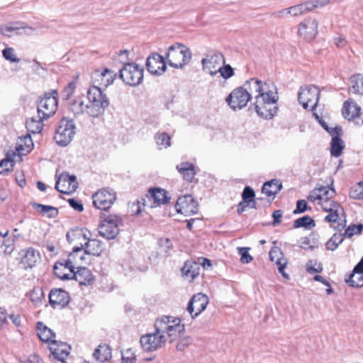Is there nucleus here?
Wrapping results in <instances>:
<instances>
[{"label": "nucleus", "mask_w": 363, "mask_h": 363, "mask_svg": "<svg viewBox=\"0 0 363 363\" xmlns=\"http://www.w3.org/2000/svg\"><path fill=\"white\" fill-rule=\"evenodd\" d=\"M184 332V326L180 319L172 316H163L156 320L155 332L143 335L140 345L147 352L155 351L163 346L169 340L172 342L179 338Z\"/></svg>", "instance_id": "obj_1"}, {"label": "nucleus", "mask_w": 363, "mask_h": 363, "mask_svg": "<svg viewBox=\"0 0 363 363\" xmlns=\"http://www.w3.org/2000/svg\"><path fill=\"white\" fill-rule=\"evenodd\" d=\"M108 104V97L101 88L90 86L85 100L81 96L74 99L70 103L69 109L74 116L86 114L92 118H98L104 114Z\"/></svg>", "instance_id": "obj_2"}, {"label": "nucleus", "mask_w": 363, "mask_h": 363, "mask_svg": "<svg viewBox=\"0 0 363 363\" xmlns=\"http://www.w3.org/2000/svg\"><path fill=\"white\" fill-rule=\"evenodd\" d=\"M277 91L272 89L264 95L255 96L254 106L257 115L266 119L272 118L277 111Z\"/></svg>", "instance_id": "obj_3"}, {"label": "nucleus", "mask_w": 363, "mask_h": 363, "mask_svg": "<svg viewBox=\"0 0 363 363\" xmlns=\"http://www.w3.org/2000/svg\"><path fill=\"white\" fill-rule=\"evenodd\" d=\"M191 56L190 49L182 43H174L169 46L166 53L169 66L177 69H182L189 64Z\"/></svg>", "instance_id": "obj_4"}, {"label": "nucleus", "mask_w": 363, "mask_h": 363, "mask_svg": "<svg viewBox=\"0 0 363 363\" xmlns=\"http://www.w3.org/2000/svg\"><path fill=\"white\" fill-rule=\"evenodd\" d=\"M66 237L69 243H72L74 240H81V238H83L84 241V244H83L84 250L87 255L99 256L102 252L101 242L96 239H90L86 231L83 229L68 232Z\"/></svg>", "instance_id": "obj_5"}, {"label": "nucleus", "mask_w": 363, "mask_h": 363, "mask_svg": "<svg viewBox=\"0 0 363 363\" xmlns=\"http://www.w3.org/2000/svg\"><path fill=\"white\" fill-rule=\"evenodd\" d=\"M123 225V220L116 215H108L101 221L98 227L99 235L107 239H114L119 233V228Z\"/></svg>", "instance_id": "obj_6"}, {"label": "nucleus", "mask_w": 363, "mask_h": 363, "mask_svg": "<svg viewBox=\"0 0 363 363\" xmlns=\"http://www.w3.org/2000/svg\"><path fill=\"white\" fill-rule=\"evenodd\" d=\"M143 67L134 62H128L120 70V77L129 86H137L143 79Z\"/></svg>", "instance_id": "obj_7"}, {"label": "nucleus", "mask_w": 363, "mask_h": 363, "mask_svg": "<svg viewBox=\"0 0 363 363\" xmlns=\"http://www.w3.org/2000/svg\"><path fill=\"white\" fill-rule=\"evenodd\" d=\"M75 129L72 120L62 118L55 134L54 138L56 143L62 147L69 145L76 133Z\"/></svg>", "instance_id": "obj_8"}, {"label": "nucleus", "mask_w": 363, "mask_h": 363, "mask_svg": "<svg viewBox=\"0 0 363 363\" xmlns=\"http://www.w3.org/2000/svg\"><path fill=\"white\" fill-rule=\"evenodd\" d=\"M57 92L55 90L51 93L45 94L38 103V113L39 116L41 115L42 118H48L55 113L57 106Z\"/></svg>", "instance_id": "obj_9"}, {"label": "nucleus", "mask_w": 363, "mask_h": 363, "mask_svg": "<svg viewBox=\"0 0 363 363\" xmlns=\"http://www.w3.org/2000/svg\"><path fill=\"white\" fill-rule=\"evenodd\" d=\"M320 92L318 87L311 85L301 87L298 91V99L303 108L311 106L314 109L319 100Z\"/></svg>", "instance_id": "obj_10"}, {"label": "nucleus", "mask_w": 363, "mask_h": 363, "mask_svg": "<svg viewBox=\"0 0 363 363\" xmlns=\"http://www.w3.org/2000/svg\"><path fill=\"white\" fill-rule=\"evenodd\" d=\"M250 94L242 86L233 89L226 97L225 102L233 111L240 110L250 101Z\"/></svg>", "instance_id": "obj_11"}, {"label": "nucleus", "mask_w": 363, "mask_h": 363, "mask_svg": "<svg viewBox=\"0 0 363 363\" xmlns=\"http://www.w3.org/2000/svg\"><path fill=\"white\" fill-rule=\"evenodd\" d=\"M93 204L99 209L106 211L111 208L116 199V192L109 188H104L93 196Z\"/></svg>", "instance_id": "obj_12"}, {"label": "nucleus", "mask_w": 363, "mask_h": 363, "mask_svg": "<svg viewBox=\"0 0 363 363\" xmlns=\"http://www.w3.org/2000/svg\"><path fill=\"white\" fill-rule=\"evenodd\" d=\"M225 64V57L220 52H211L201 60L203 70L211 76L218 73L219 68Z\"/></svg>", "instance_id": "obj_13"}, {"label": "nucleus", "mask_w": 363, "mask_h": 363, "mask_svg": "<svg viewBox=\"0 0 363 363\" xmlns=\"http://www.w3.org/2000/svg\"><path fill=\"white\" fill-rule=\"evenodd\" d=\"M49 349L51 353L50 358L53 363H67L66 359L71 350L69 345L63 342L52 341Z\"/></svg>", "instance_id": "obj_14"}, {"label": "nucleus", "mask_w": 363, "mask_h": 363, "mask_svg": "<svg viewBox=\"0 0 363 363\" xmlns=\"http://www.w3.org/2000/svg\"><path fill=\"white\" fill-rule=\"evenodd\" d=\"M77 187V177L74 175H69L67 172L60 174L55 184V189L65 194L74 192Z\"/></svg>", "instance_id": "obj_15"}, {"label": "nucleus", "mask_w": 363, "mask_h": 363, "mask_svg": "<svg viewBox=\"0 0 363 363\" xmlns=\"http://www.w3.org/2000/svg\"><path fill=\"white\" fill-rule=\"evenodd\" d=\"M178 213L189 216L198 211V203L191 195L179 197L175 205Z\"/></svg>", "instance_id": "obj_16"}, {"label": "nucleus", "mask_w": 363, "mask_h": 363, "mask_svg": "<svg viewBox=\"0 0 363 363\" xmlns=\"http://www.w3.org/2000/svg\"><path fill=\"white\" fill-rule=\"evenodd\" d=\"M208 303V296L201 293H198L192 296L187 306V311L192 318L197 317L203 312Z\"/></svg>", "instance_id": "obj_17"}, {"label": "nucleus", "mask_w": 363, "mask_h": 363, "mask_svg": "<svg viewBox=\"0 0 363 363\" xmlns=\"http://www.w3.org/2000/svg\"><path fill=\"white\" fill-rule=\"evenodd\" d=\"M298 34L306 40H312L318 34V22L313 18H307L298 25Z\"/></svg>", "instance_id": "obj_18"}, {"label": "nucleus", "mask_w": 363, "mask_h": 363, "mask_svg": "<svg viewBox=\"0 0 363 363\" xmlns=\"http://www.w3.org/2000/svg\"><path fill=\"white\" fill-rule=\"evenodd\" d=\"M115 76L116 74L108 69H104L102 71L96 70L92 74L93 85L91 86L106 88L113 83Z\"/></svg>", "instance_id": "obj_19"}, {"label": "nucleus", "mask_w": 363, "mask_h": 363, "mask_svg": "<svg viewBox=\"0 0 363 363\" xmlns=\"http://www.w3.org/2000/svg\"><path fill=\"white\" fill-rule=\"evenodd\" d=\"M242 88H245V90L250 94V99L252 98V96H255L264 95L267 92H270L269 84L267 83H263L261 80L256 79L255 78H252L250 80L247 81Z\"/></svg>", "instance_id": "obj_20"}, {"label": "nucleus", "mask_w": 363, "mask_h": 363, "mask_svg": "<svg viewBox=\"0 0 363 363\" xmlns=\"http://www.w3.org/2000/svg\"><path fill=\"white\" fill-rule=\"evenodd\" d=\"M147 70L153 74L161 75L166 70L164 58L157 53H153L146 60Z\"/></svg>", "instance_id": "obj_21"}, {"label": "nucleus", "mask_w": 363, "mask_h": 363, "mask_svg": "<svg viewBox=\"0 0 363 363\" xmlns=\"http://www.w3.org/2000/svg\"><path fill=\"white\" fill-rule=\"evenodd\" d=\"M49 301L54 308H62L69 303V297L65 290L55 289L50 292Z\"/></svg>", "instance_id": "obj_22"}, {"label": "nucleus", "mask_w": 363, "mask_h": 363, "mask_svg": "<svg viewBox=\"0 0 363 363\" xmlns=\"http://www.w3.org/2000/svg\"><path fill=\"white\" fill-rule=\"evenodd\" d=\"M345 281L352 287L360 288L363 286V257L354 267L352 273Z\"/></svg>", "instance_id": "obj_23"}, {"label": "nucleus", "mask_w": 363, "mask_h": 363, "mask_svg": "<svg viewBox=\"0 0 363 363\" xmlns=\"http://www.w3.org/2000/svg\"><path fill=\"white\" fill-rule=\"evenodd\" d=\"M147 199L154 201V205L151 204L150 208H154L162 204L169 202L170 198L167 196V193L162 189H151L149 190V195L147 196Z\"/></svg>", "instance_id": "obj_24"}, {"label": "nucleus", "mask_w": 363, "mask_h": 363, "mask_svg": "<svg viewBox=\"0 0 363 363\" xmlns=\"http://www.w3.org/2000/svg\"><path fill=\"white\" fill-rule=\"evenodd\" d=\"M269 258L271 261L274 262L278 266L279 272L281 275L284 278L289 279V275L284 272L287 261L284 257L281 250L278 247H273L269 252Z\"/></svg>", "instance_id": "obj_25"}, {"label": "nucleus", "mask_w": 363, "mask_h": 363, "mask_svg": "<svg viewBox=\"0 0 363 363\" xmlns=\"http://www.w3.org/2000/svg\"><path fill=\"white\" fill-rule=\"evenodd\" d=\"M200 267L199 263L193 260L186 261L181 269L182 277L189 281H193L196 277H198Z\"/></svg>", "instance_id": "obj_26"}, {"label": "nucleus", "mask_w": 363, "mask_h": 363, "mask_svg": "<svg viewBox=\"0 0 363 363\" xmlns=\"http://www.w3.org/2000/svg\"><path fill=\"white\" fill-rule=\"evenodd\" d=\"M334 195V189H328L326 186H321L320 188L314 189L307 199L308 201L312 202L316 200H318L319 202H322L324 200L331 199Z\"/></svg>", "instance_id": "obj_27"}, {"label": "nucleus", "mask_w": 363, "mask_h": 363, "mask_svg": "<svg viewBox=\"0 0 363 363\" xmlns=\"http://www.w3.org/2000/svg\"><path fill=\"white\" fill-rule=\"evenodd\" d=\"M21 255L22 256V263L30 268L35 266L40 260V252L33 247L22 250Z\"/></svg>", "instance_id": "obj_28"}, {"label": "nucleus", "mask_w": 363, "mask_h": 363, "mask_svg": "<svg viewBox=\"0 0 363 363\" xmlns=\"http://www.w3.org/2000/svg\"><path fill=\"white\" fill-rule=\"evenodd\" d=\"M78 269L76 272L73 271L72 278H74L80 285H90L93 284L94 277L91 271L82 267H77Z\"/></svg>", "instance_id": "obj_29"}, {"label": "nucleus", "mask_w": 363, "mask_h": 363, "mask_svg": "<svg viewBox=\"0 0 363 363\" xmlns=\"http://www.w3.org/2000/svg\"><path fill=\"white\" fill-rule=\"evenodd\" d=\"M73 269L72 267L68 265L66 261L65 262H57L53 267L55 274L62 280L72 278Z\"/></svg>", "instance_id": "obj_30"}, {"label": "nucleus", "mask_w": 363, "mask_h": 363, "mask_svg": "<svg viewBox=\"0 0 363 363\" xmlns=\"http://www.w3.org/2000/svg\"><path fill=\"white\" fill-rule=\"evenodd\" d=\"M361 108L353 101L347 100L344 103L342 115L348 120L354 119L360 116Z\"/></svg>", "instance_id": "obj_31"}, {"label": "nucleus", "mask_w": 363, "mask_h": 363, "mask_svg": "<svg viewBox=\"0 0 363 363\" xmlns=\"http://www.w3.org/2000/svg\"><path fill=\"white\" fill-rule=\"evenodd\" d=\"M37 334L42 342L50 344L52 341H55V333L41 322L37 324Z\"/></svg>", "instance_id": "obj_32"}, {"label": "nucleus", "mask_w": 363, "mask_h": 363, "mask_svg": "<svg viewBox=\"0 0 363 363\" xmlns=\"http://www.w3.org/2000/svg\"><path fill=\"white\" fill-rule=\"evenodd\" d=\"M282 188V184L278 179H272L263 184L262 191L267 196L273 198L277 194Z\"/></svg>", "instance_id": "obj_33"}, {"label": "nucleus", "mask_w": 363, "mask_h": 363, "mask_svg": "<svg viewBox=\"0 0 363 363\" xmlns=\"http://www.w3.org/2000/svg\"><path fill=\"white\" fill-rule=\"evenodd\" d=\"M177 169L187 182H192L196 174L195 167L189 162H182L177 165Z\"/></svg>", "instance_id": "obj_34"}, {"label": "nucleus", "mask_w": 363, "mask_h": 363, "mask_svg": "<svg viewBox=\"0 0 363 363\" xmlns=\"http://www.w3.org/2000/svg\"><path fill=\"white\" fill-rule=\"evenodd\" d=\"M94 357L101 362L108 361L112 357L111 348L106 344L100 345L95 350Z\"/></svg>", "instance_id": "obj_35"}, {"label": "nucleus", "mask_w": 363, "mask_h": 363, "mask_svg": "<svg viewBox=\"0 0 363 363\" xmlns=\"http://www.w3.org/2000/svg\"><path fill=\"white\" fill-rule=\"evenodd\" d=\"M44 119L45 118H42L41 115L39 116L38 113L37 117L29 118L26 123L28 131L33 133H39L43 128V121Z\"/></svg>", "instance_id": "obj_36"}, {"label": "nucleus", "mask_w": 363, "mask_h": 363, "mask_svg": "<svg viewBox=\"0 0 363 363\" xmlns=\"http://www.w3.org/2000/svg\"><path fill=\"white\" fill-rule=\"evenodd\" d=\"M33 206L37 211L40 212L43 216H48V218H53L58 215V210L55 207L39 203H33Z\"/></svg>", "instance_id": "obj_37"}, {"label": "nucleus", "mask_w": 363, "mask_h": 363, "mask_svg": "<svg viewBox=\"0 0 363 363\" xmlns=\"http://www.w3.org/2000/svg\"><path fill=\"white\" fill-rule=\"evenodd\" d=\"M82 248H84V245L82 242L79 246H74L72 252L69 253L68 259L66 260L68 265L72 267L74 269L79 265V256L82 252Z\"/></svg>", "instance_id": "obj_38"}, {"label": "nucleus", "mask_w": 363, "mask_h": 363, "mask_svg": "<svg viewBox=\"0 0 363 363\" xmlns=\"http://www.w3.org/2000/svg\"><path fill=\"white\" fill-rule=\"evenodd\" d=\"M350 90L354 94L363 95V76L361 74L354 75L350 77Z\"/></svg>", "instance_id": "obj_39"}, {"label": "nucleus", "mask_w": 363, "mask_h": 363, "mask_svg": "<svg viewBox=\"0 0 363 363\" xmlns=\"http://www.w3.org/2000/svg\"><path fill=\"white\" fill-rule=\"evenodd\" d=\"M344 147L342 140L337 135H333L330 147L331 155L336 157L340 156Z\"/></svg>", "instance_id": "obj_40"}, {"label": "nucleus", "mask_w": 363, "mask_h": 363, "mask_svg": "<svg viewBox=\"0 0 363 363\" xmlns=\"http://www.w3.org/2000/svg\"><path fill=\"white\" fill-rule=\"evenodd\" d=\"M309 6H311V4H308L306 1L289 7V15L294 17L303 15L310 11Z\"/></svg>", "instance_id": "obj_41"}, {"label": "nucleus", "mask_w": 363, "mask_h": 363, "mask_svg": "<svg viewBox=\"0 0 363 363\" xmlns=\"http://www.w3.org/2000/svg\"><path fill=\"white\" fill-rule=\"evenodd\" d=\"M155 140L159 149L167 148L171 145V138L166 133H156Z\"/></svg>", "instance_id": "obj_42"}, {"label": "nucleus", "mask_w": 363, "mask_h": 363, "mask_svg": "<svg viewBox=\"0 0 363 363\" xmlns=\"http://www.w3.org/2000/svg\"><path fill=\"white\" fill-rule=\"evenodd\" d=\"M315 226L314 220L309 216H304L295 220L294 227L295 228H311Z\"/></svg>", "instance_id": "obj_43"}, {"label": "nucleus", "mask_w": 363, "mask_h": 363, "mask_svg": "<svg viewBox=\"0 0 363 363\" xmlns=\"http://www.w3.org/2000/svg\"><path fill=\"white\" fill-rule=\"evenodd\" d=\"M344 240V235L335 233L333 236L326 242L325 247L327 250L333 251L338 245L342 242Z\"/></svg>", "instance_id": "obj_44"}, {"label": "nucleus", "mask_w": 363, "mask_h": 363, "mask_svg": "<svg viewBox=\"0 0 363 363\" xmlns=\"http://www.w3.org/2000/svg\"><path fill=\"white\" fill-rule=\"evenodd\" d=\"M14 161L10 158H6L0 162V174H7L13 169Z\"/></svg>", "instance_id": "obj_45"}, {"label": "nucleus", "mask_w": 363, "mask_h": 363, "mask_svg": "<svg viewBox=\"0 0 363 363\" xmlns=\"http://www.w3.org/2000/svg\"><path fill=\"white\" fill-rule=\"evenodd\" d=\"M4 57L11 62H18L20 60L16 57L15 50L12 48H6L2 51Z\"/></svg>", "instance_id": "obj_46"}, {"label": "nucleus", "mask_w": 363, "mask_h": 363, "mask_svg": "<svg viewBox=\"0 0 363 363\" xmlns=\"http://www.w3.org/2000/svg\"><path fill=\"white\" fill-rule=\"evenodd\" d=\"M337 208L333 209V211L328 212L329 214L325 217V220L328 223H335L339 219V216L340 213L343 212V208L342 207H337Z\"/></svg>", "instance_id": "obj_47"}, {"label": "nucleus", "mask_w": 363, "mask_h": 363, "mask_svg": "<svg viewBox=\"0 0 363 363\" xmlns=\"http://www.w3.org/2000/svg\"><path fill=\"white\" fill-rule=\"evenodd\" d=\"M363 230V225H350L345 231L344 236L351 238L354 235L359 234Z\"/></svg>", "instance_id": "obj_48"}, {"label": "nucleus", "mask_w": 363, "mask_h": 363, "mask_svg": "<svg viewBox=\"0 0 363 363\" xmlns=\"http://www.w3.org/2000/svg\"><path fill=\"white\" fill-rule=\"evenodd\" d=\"M218 72L225 79H228L235 74L234 69L230 65H224L223 66L221 65L220 68H219Z\"/></svg>", "instance_id": "obj_49"}, {"label": "nucleus", "mask_w": 363, "mask_h": 363, "mask_svg": "<svg viewBox=\"0 0 363 363\" xmlns=\"http://www.w3.org/2000/svg\"><path fill=\"white\" fill-rule=\"evenodd\" d=\"M319 204L322 206L323 210L325 212L333 211V209L337 208L336 206L341 207L340 204L333 200H330V199L324 200L322 202H319Z\"/></svg>", "instance_id": "obj_50"}, {"label": "nucleus", "mask_w": 363, "mask_h": 363, "mask_svg": "<svg viewBox=\"0 0 363 363\" xmlns=\"http://www.w3.org/2000/svg\"><path fill=\"white\" fill-rule=\"evenodd\" d=\"M122 361L123 363H134L135 355L132 349H127L122 352Z\"/></svg>", "instance_id": "obj_51"}, {"label": "nucleus", "mask_w": 363, "mask_h": 363, "mask_svg": "<svg viewBox=\"0 0 363 363\" xmlns=\"http://www.w3.org/2000/svg\"><path fill=\"white\" fill-rule=\"evenodd\" d=\"M350 197L358 200L363 199V182L358 183V186L350 192Z\"/></svg>", "instance_id": "obj_52"}, {"label": "nucleus", "mask_w": 363, "mask_h": 363, "mask_svg": "<svg viewBox=\"0 0 363 363\" xmlns=\"http://www.w3.org/2000/svg\"><path fill=\"white\" fill-rule=\"evenodd\" d=\"M238 252L240 255V262L242 263H250L252 260V257L248 253L249 248L238 247Z\"/></svg>", "instance_id": "obj_53"}, {"label": "nucleus", "mask_w": 363, "mask_h": 363, "mask_svg": "<svg viewBox=\"0 0 363 363\" xmlns=\"http://www.w3.org/2000/svg\"><path fill=\"white\" fill-rule=\"evenodd\" d=\"M255 194L253 189L250 186H246L242 194V201L248 202L252 201V199L255 198Z\"/></svg>", "instance_id": "obj_54"}, {"label": "nucleus", "mask_w": 363, "mask_h": 363, "mask_svg": "<svg viewBox=\"0 0 363 363\" xmlns=\"http://www.w3.org/2000/svg\"><path fill=\"white\" fill-rule=\"evenodd\" d=\"M75 87L76 86L74 82H69L62 91V99L64 100H68L69 97L74 94Z\"/></svg>", "instance_id": "obj_55"}, {"label": "nucleus", "mask_w": 363, "mask_h": 363, "mask_svg": "<svg viewBox=\"0 0 363 363\" xmlns=\"http://www.w3.org/2000/svg\"><path fill=\"white\" fill-rule=\"evenodd\" d=\"M315 118L319 121L320 124L323 126V128L326 130L328 133H330L332 135H337L339 131L341 129L338 127H335L333 128L330 129L326 123L320 119L319 116L317 113H314Z\"/></svg>", "instance_id": "obj_56"}, {"label": "nucleus", "mask_w": 363, "mask_h": 363, "mask_svg": "<svg viewBox=\"0 0 363 363\" xmlns=\"http://www.w3.org/2000/svg\"><path fill=\"white\" fill-rule=\"evenodd\" d=\"M330 0H314L307 1L308 4H311L309 6L310 11L317 8H322L326 6L329 3Z\"/></svg>", "instance_id": "obj_57"}, {"label": "nucleus", "mask_w": 363, "mask_h": 363, "mask_svg": "<svg viewBox=\"0 0 363 363\" xmlns=\"http://www.w3.org/2000/svg\"><path fill=\"white\" fill-rule=\"evenodd\" d=\"M308 208L307 203L305 200H298L296 203V208L294 211V214L302 213Z\"/></svg>", "instance_id": "obj_58"}, {"label": "nucleus", "mask_w": 363, "mask_h": 363, "mask_svg": "<svg viewBox=\"0 0 363 363\" xmlns=\"http://www.w3.org/2000/svg\"><path fill=\"white\" fill-rule=\"evenodd\" d=\"M160 245L162 248H164V251L167 255L170 254V250L172 249V245L170 240L168 238L161 239L160 240Z\"/></svg>", "instance_id": "obj_59"}, {"label": "nucleus", "mask_w": 363, "mask_h": 363, "mask_svg": "<svg viewBox=\"0 0 363 363\" xmlns=\"http://www.w3.org/2000/svg\"><path fill=\"white\" fill-rule=\"evenodd\" d=\"M191 342V340L190 337H184L180 340V341L177 345V350L182 351L184 350L186 347H188Z\"/></svg>", "instance_id": "obj_60"}, {"label": "nucleus", "mask_w": 363, "mask_h": 363, "mask_svg": "<svg viewBox=\"0 0 363 363\" xmlns=\"http://www.w3.org/2000/svg\"><path fill=\"white\" fill-rule=\"evenodd\" d=\"M144 201L145 200L142 199L141 201H137L136 203H133L131 206L132 211L135 214H139L142 211V206L144 207L145 206Z\"/></svg>", "instance_id": "obj_61"}, {"label": "nucleus", "mask_w": 363, "mask_h": 363, "mask_svg": "<svg viewBox=\"0 0 363 363\" xmlns=\"http://www.w3.org/2000/svg\"><path fill=\"white\" fill-rule=\"evenodd\" d=\"M68 202L73 209L79 212H82L84 210L82 204L74 199H69Z\"/></svg>", "instance_id": "obj_62"}, {"label": "nucleus", "mask_w": 363, "mask_h": 363, "mask_svg": "<svg viewBox=\"0 0 363 363\" xmlns=\"http://www.w3.org/2000/svg\"><path fill=\"white\" fill-rule=\"evenodd\" d=\"M272 217L274 218L273 225H277L281 223V218L282 217V212L281 210H277L274 211L272 213Z\"/></svg>", "instance_id": "obj_63"}, {"label": "nucleus", "mask_w": 363, "mask_h": 363, "mask_svg": "<svg viewBox=\"0 0 363 363\" xmlns=\"http://www.w3.org/2000/svg\"><path fill=\"white\" fill-rule=\"evenodd\" d=\"M26 363H43L40 357L37 354H31L28 357Z\"/></svg>", "instance_id": "obj_64"}]
</instances>
